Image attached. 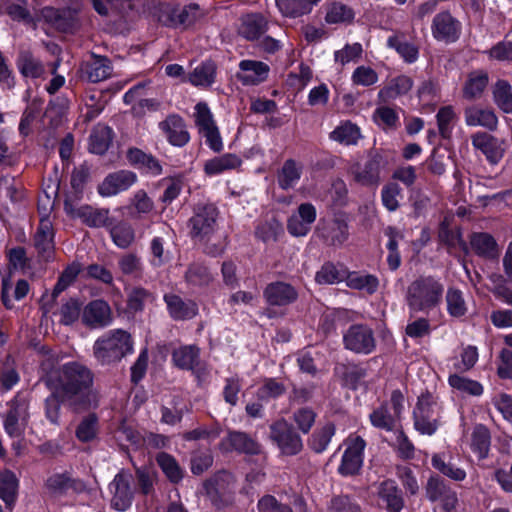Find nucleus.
Here are the masks:
<instances>
[{"label": "nucleus", "mask_w": 512, "mask_h": 512, "mask_svg": "<svg viewBox=\"0 0 512 512\" xmlns=\"http://www.w3.org/2000/svg\"><path fill=\"white\" fill-rule=\"evenodd\" d=\"M471 448L480 459H484L488 455L490 448V433L486 427L482 425L475 427L472 433Z\"/></svg>", "instance_id": "052dcab7"}, {"label": "nucleus", "mask_w": 512, "mask_h": 512, "mask_svg": "<svg viewBox=\"0 0 512 512\" xmlns=\"http://www.w3.org/2000/svg\"><path fill=\"white\" fill-rule=\"evenodd\" d=\"M194 117L199 134L205 138L206 144L212 150L216 152L220 151L223 148L222 139L208 105L203 102L197 103Z\"/></svg>", "instance_id": "9d476101"}, {"label": "nucleus", "mask_w": 512, "mask_h": 512, "mask_svg": "<svg viewBox=\"0 0 512 512\" xmlns=\"http://www.w3.org/2000/svg\"><path fill=\"white\" fill-rule=\"evenodd\" d=\"M132 351L133 342L131 336L121 329L105 333L93 345L94 356L101 364L119 361Z\"/></svg>", "instance_id": "7ed1b4c3"}, {"label": "nucleus", "mask_w": 512, "mask_h": 512, "mask_svg": "<svg viewBox=\"0 0 512 512\" xmlns=\"http://www.w3.org/2000/svg\"><path fill=\"white\" fill-rule=\"evenodd\" d=\"M441 410L436 397L430 393L421 394L413 411L415 429L423 434L431 436L438 429V416Z\"/></svg>", "instance_id": "20e7f679"}, {"label": "nucleus", "mask_w": 512, "mask_h": 512, "mask_svg": "<svg viewBox=\"0 0 512 512\" xmlns=\"http://www.w3.org/2000/svg\"><path fill=\"white\" fill-rule=\"evenodd\" d=\"M135 476L138 490L141 494L147 496L154 493V484L157 479V474L153 468L148 466L136 467Z\"/></svg>", "instance_id": "bf43d9fd"}, {"label": "nucleus", "mask_w": 512, "mask_h": 512, "mask_svg": "<svg viewBox=\"0 0 512 512\" xmlns=\"http://www.w3.org/2000/svg\"><path fill=\"white\" fill-rule=\"evenodd\" d=\"M29 397L17 393L9 402V410L4 419V429L10 437H20L29 420Z\"/></svg>", "instance_id": "0eeeda50"}, {"label": "nucleus", "mask_w": 512, "mask_h": 512, "mask_svg": "<svg viewBox=\"0 0 512 512\" xmlns=\"http://www.w3.org/2000/svg\"><path fill=\"white\" fill-rule=\"evenodd\" d=\"M157 464L166 477L173 483H178L183 478V470L176 459L168 453L161 452L156 457Z\"/></svg>", "instance_id": "8fccbe9b"}, {"label": "nucleus", "mask_w": 512, "mask_h": 512, "mask_svg": "<svg viewBox=\"0 0 512 512\" xmlns=\"http://www.w3.org/2000/svg\"><path fill=\"white\" fill-rule=\"evenodd\" d=\"M264 297L270 305L285 306L294 302L297 297L295 288L285 282H273L264 290Z\"/></svg>", "instance_id": "a878e982"}, {"label": "nucleus", "mask_w": 512, "mask_h": 512, "mask_svg": "<svg viewBox=\"0 0 512 512\" xmlns=\"http://www.w3.org/2000/svg\"><path fill=\"white\" fill-rule=\"evenodd\" d=\"M111 506L117 511L128 510L134 499L132 475L127 470H120L109 484Z\"/></svg>", "instance_id": "9b49d317"}, {"label": "nucleus", "mask_w": 512, "mask_h": 512, "mask_svg": "<svg viewBox=\"0 0 512 512\" xmlns=\"http://www.w3.org/2000/svg\"><path fill=\"white\" fill-rule=\"evenodd\" d=\"M413 86V82L410 77L401 75L392 79L389 84L381 89L378 93V97L387 101L395 99L398 96L407 94Z\"/></svg>", "instance_id": "a18cd8bd"}, {"label": "nucleus", "mask_w": 512, "mask_h": 512, "mask_svg": "<svg viewBox=\"0 0 512 512\" xmlns=\"http://www.w3.org/2000/svg\"><path fill=\"white\" fill-rule=\"evenodd\" d=\"M136 174L120 170L109 174L98 187V192L103 197H111L127 190L136 182Z\"/></svg>", "instance_id": "6ab92c4d"}, {"label": "nucleus", "mask_w": 512, "mask_h": 512, "mask_svg": "<svg viewBox=\"0 0 512 512\" xmlns=\"http://www.w3.org/2000/svg\"><path fill=\"white\" fill-rule=\"evenodd\" d=\"M346 444L347 448L338 467V472L344 476L354 475L360 471L366 446L364 439L360 436H350Z\"/></svg>", "instance_id": "4468645a"}, {"label": "nucleus", "mask_w": 512, "mask_h": 512, "mask_svg": "<svg viewBox=\"0 0 512 512\" xmlns=\"http://www.w3.org/2000/svg\"><path fill=\"white\" fill-rule=\"evenodd\" d=\"M268 22L261 14H248L242 17L239 33L247 40H256L267 31Z\"/></svg>", "instance_id": "473e14b6"}, {"label": "nucleus", "mask_w": 512, "mask_h": 512, "mask_svg": "<svg viewBox=\"0 0 512 512\" xmlns=\"http://www.w3.org/2000/svg\"><path fill=\"white\" fill-rule=\"evenodd\" d=\"M439 134L443 139H449L452 135L456 114L452 106H445L439 109L436 114Z\"/></svg>", "instance_id": "e2e57ef3"}, {"label": "nucleus", "mask_w": 512, "mask_h": 512, "mask_svg": "<svg viewBox=\"0 0 512 512\" xmlns=\"http://www.w3.org/2000/svg\"><path fill=\"white\" fill-rule=\"evenodd\" d=\"M387 46L395 49L407 63H414L419 57L418 47L408 41L403 33H395L387 39Z\"/></svg>", "instance_id": "72a5a7b5"}, {"label": "nucleus", "mask_w": 512, "mask_h": 512, "mask_svg": "<svg viewBox=\"0 0 512 512\" xmlns=\"http://www.w3.org/2000/svg\"><path fill=\"white\" fill-rule=\"evenodd\" d=\"M346 284L351 289L373 294L379 287V280L376 276L371 274L352 272L346 276Z\"/></svg>", "instance_id": "de8ad7c7"}, {"label": "nucleus", "mask_w": 512, "mask_h": 512, "mask_svg": "<svg viewBox=\"0 0 512 512\" xmlns=\"http://www.w3.org/2000/svg\"><path fill=\"white\" fill-rule=\"evenodd\" d=\"M464 120L467 126L483 127L494 131L498 125V118L491 108H483L478 105H472L464 110Z\"/></svg>", "instance_id": "393cba45"}, {"label": "nucleus", "mask_w": 512, "mask_h": 512, "mask_svg": "<svg viewBox=\"0 0 512 512\" xmlns=\"http://www.w3.org/2000/svg\"><path fill=\"white\" fill-rule=\"evenodd\" d=\"M84 77L92 82L97 83L109 78L112 74V66L106 57L95 56L92 61L82 66Z\"/></svg>", "instance_id": "2f4dec72"}, {"label": "nucleus", "mask_w": 512, "mask_h": 512, "mask_svg": "<svg viewBox=\"0 0 512 512\" xmlns=\"http://www.w3.org/2000/svg\"><path fill=\"white\" fill-rule=\"evenodd\" d=\"M472 145L480 150L492 164H497L503 157L504 149L498 140L484 132L472 136Z\"/></svg>", "instance_id": "bb28decb"}, {"label": "nucleus", "mask_w": 512, "mask_h": 512, "mask_svg": "<svg viewBox=\"0 0 512 512\" xmlns=\"http://www.w3.org/2000/svg\"><path fill=\"white\" fill-rule=\"evenodd\" d=\"M45 490L53 496H61L69 490L81 493L85 490L83 481L72 478L68 473H54L50 475L44 484Z\"/></svg>", "instance_id": "412c9836"}, {"label": "nucleus", "mask_w": 512, "mask_h": 512, "mask_svg": "<svg viewBox=\"0 0 512 512\" xmlns=\"http://www.w3.org/2000/svg\"><path fill=\"white\" fill-rule=\"evenodd\" d=\"M385 166L386 162L379 153L370 152L366 158L351 165L349 172L357 184L376 187L381 182V173Z\"/></svg>", "instance_id": "39448f33"}, {"label": "nucleus", "mask_w": 512, "mask_h": 512, "mask_svg": "<svg viewBox=\"0 0 512 512\" xmlns=\"http://www.w3.org/2000/svg\"><path fill=\"white\" fill-rule=\"evenodd\" d=\"M369 419L373 427L388 432L395 430L400 420L393 412H390L387 403L374 409L369 415Z\"/></svg>", "instance_id": "ea45409f"}, {"label": "nucleus", "mask_w": 512, "mask_h": 512, "mask_svg": "<svg viewBox=\"0 0 512 512\" xmlns=\"http://www.w3.org/2000/svg\"><path fill=\"white\" fill-rule=\"evenodd\" d=\"M344 347L357 354H370L376 347L373 330L367 325H351L343 335Z\"/></svg>", "instance_id": "f8f14e48"}, {"label": "nucleus", "mask_w": 512, "mask_h": 512, "mask_svg": "<svg viewBox=\"0 0 512 512\" xmlns=\"http://www.w3.org/2000/svg\"><path fill=\"white\" fill-rule=\"evenodd\" d=\"M242 389V379L239 375L234 374L230 377L225 378L223 386V399L230 406L234 407L238 403V394Z\"/></svg>", "instance_id": "338daca9"}, {"label": "nucleus", "mask_w": 512, "mask_h": 512, "mask_svg": "<svg viewBox=\"0 0 512 512\" xmlns=\"http://www.w3.org/2000/svg\"><path fill=\"white\" fill-rule=\"evenodd\" d=\"M444 285L433 276H420L412 281L406 291L405 300L410 312L428 313L441 302Z\"/></svg>", "instance_id": "f03ea898"}, {"label": "nucleus", "mask_w": 512, "mask_h": 512, "mask_svg": "<svg viewBox=\"0 0 512 512\" xmlns=\"http://www.w3.org/2000/svg\"><path fill=\"white\" fill-rule=\"evenodd\" d=\"M276 4L284 16L298 17L309 13L314 2L312 0H276Z\"/></svg>", "instance_id": "864d4df0"}, {"label": "nucleus", "mask_w": 512, "mask_h": 512, "mask_svg": "<svg viewBox=\"0 0 512 512\" xmlns=\"http://www.w3.org/2000/svg\"><path fill=\"white\" fill-rule=\"evenodd\" d=\"M120 272L134 279H140L143 276V263L141 258L135 253H125L118 260Z\"/></svg>", "instance_id": "09e8293b"}, {"label": "nucleus", "mask_w": 512, "mask_h": 512, "mask_svg": "<svg viewBox=\"0 0 512 512\" xmlns=\"http://www.w3.org/2000/svg\"><path fill=\"white\" fill-rule=\"evenodd\" d=\"M447 311L452 317H462L467 312L463 293L459 289L449 288L446 293Z\"/></svg>", "instance_id": "0e129e2a"}, {"label": "nucleus", "mask_w": 512, "mask_h": 512, "mask_svg": "<svg viewBox=\"0 0 512 512\" xmlns=\"http://www.w3.org/2000/svg\"><path fill=\"white\" fill-rule=\"evenodd\" d=\"M270 439L284 455L293 456L303 449L300 435L285 419H279L270 425Z\"/></svg>", "instance_id": "6e6552de"}, {"label": "nucleus", "mask_w": 512, "mask_h": 512, "mask_svg": "<svg viewBox=\"0 0 512 512\" xmlns=\"http://www.w3.org/2000/svg\"><path fill=\"white\" fill-rule=\"evenodd\" d=\"M51 394L45 399V415L52 424H59L61 405L69 406V399L58 393L57 390H50Z\"/></svg>", "instance_id": "4d7b16f0"}, {"label": "nucleus", "mask_w": 512, "mask_h": 512, "mask_svg": "<svg viewBox=\"0 0 512 512\" xmlns=\"http://www.w3.org/2000/svg\"><path fill=\"white\" fill-rule=\"evenodd\" d=\"M113 139V131L109 126L98 124L96 125L89 138L90 152L98 155L104 154Z\"/></svg>", "instance_id": "f704fd0d"}, {"label": "nucleus", "mask_w": 512, "mask_h": 512, "mask_svg": "<svg viewBox=\"0 0 512 512\" xmlns=\"http://www.w3.org/2000/svg\"><path fill=\"white\" fill-rule=\"evenodd\" d=\"M111 308L104 300H94L88 303L82 313L83 323L93 329L103 328L112 322Z\"/></svg>", "instance_id": "a211bd4d"}, {"label": "nucleus", "mask_w": 512, "mask_h": 512, "mask_svg": "<svg viewBox=\"0 0 512 512\" xmlns=\"http://www.w3.org/2000/svg\"><path fill=\"white\" fill-rule=\"evenodd\" d=\"M80 272V266L78 264L69 265L60 275L53 292L50 296V299H46L45 296L42 298V310L44 314H47L51 311L53 302L58 297L60 293H62L67 287H69L77 275Z\"/></svg>", "instance_id": "c85d7f7f"}, {"label": "nucleus", "mask_w": 512, "mask_h": 512, "mask_svg": "<svg viewBox=\"0 0 512 512\" xmlns=\"http://www.w3.org/2000/svg\"><path fill=\"white\" fill-rule=\"evenodd\" d=\"M316 208L311 203H302L288 219L287 230L295 237L307 235L316 220Z\"/></svg>", "instance_id": "dca6fc26"}, {"label": "nucleus", "mask_w": 512, "mask_h": 512, "mask_svg": "<svg viewBox=\"0 0 512 512\" xmlns=\"http://www.w3.org/2000/svg\"><path fill=\"white\" fill-rule=\"evenodd\" d=\"M159 128L173 146L182 147L189 142V133L183 118L179 115H169L164 121L159 123Z\"/></svg>", "instance_id": "aec40b11"}, {"label": "nucleus", "mask_w": 512, "mask_h": 512, "mask_svg": "<svg viewBox=\"0 0 512 512\" xmlns=\"http://www.w3.org/2000/svg\"><path fill=\"white\" fill-rule=\"evenodd\" d=\"M360 136L359 128L351 122L343 123L330 133L332 140L343 145H355Z\"/></svg>", "instance_id": "5fc2aeb1"}, {"label": "nucleus", "mask_w": 512, "mask_h": 512, "mask_svg": "<svg viewBox=\"0 0 512 512\" xmlns=\"http://www.w3.org/2000/svg\"><path fill=\"white\" fill-rule=\"evenodd\" d=\"M461 28L460 21L448 11L436 14L431 24L434 39L445 43L456 42L460 37Z\"/></svg>", "instance_id": "2eb2a0df"}, {"label": "nucleus", "mask_w": 512, "mask_h": 512, "mask_svg": "<svg viewBox=\"0 0 512 512\" xmlns=\"http://www.w3.org/2000/svg\"><path fill=\"white\" fill-rule=\"evenodd\" d=\"M204 15L197 4H189L181 8L165 6L160 11L159 21L165 26L186 29L199 22Z\"/></svg>", "instance_id": "1a4fd4ad"}, {"label": "nucleus", "mask_w": 512, "mask_h": 512, "mask_svg": "<svg viewBox=\"0 0 512 512\" xmlns=\"http://www.w3.org/2000/svg\"><path fill=\"white\" fill-rule=\"evenodd\" d=\"M353 19V10L341 3H333L325 17L326 22L329 24L350 23Z\"/></svg>", "instance_id": "69168bd1"}, {"label": "nucleus", "mask_w": 512, "mask_h": 512, "mask_svg": "<svg viewBox=\"0 0 512 512\" xmlns=\"http://www.w3.org/2000/svg\"><path fill=\"white\" fill-rule=\"evenodd\" d=\"M268 73L269 66L266 63L246 59L239 63L237 79L243 85H257L267 79Z\"/></svg>", "instance_id": "5701e85b"}, {"label": "nucleus", "mask_w": 512, "mask_h": 512, "mask_svg": "<svg viewBox=\"0 0 512 512\" xmlns=\"http://www.w3.org/2000/svg\"><path fill=\"white\" fill-rule=\"evenodd\" d=\"M75 216L79 217L89 227H103L108 224L109 210L83 206L76 210Z\"/></svg>", "instance_id": "49530a36"}, {"label": "nucleus", "mask_w": 512, "mask_h": 512, "mask_svg": "<svg viewBox=\"0 0 512 512\" xmlns=\"http://www.w3.org/2000/svg\"><path fill=\"white\" fill-rule=\"evenodd\" d=\"M335 434L333 423H327L322 428L316 430L310 439L309 446L316 453L325 451Z\"/></svg>", "instance_id": "13d9d810"}, {"label": "nucleus", "mask_w": 512, "mask_h": 512, "mask_svg": "<svg viewBox=\"0 0 512 512\" xmlns=\"http://www.w3.org/2000/svg\"><path fill=\"white\" fill-rule=\"evenodd\" d=\"M41 381L49 390L69 399V407L74 411L95 408L98 405V394L93 389V374L85 365L72 361L51 368L41 377Z\"/></svg>", "instance_id": "f257e3e1"}, {"label": "nucleus", "mask_w": 512, "mask_h": 512, "mask_svg": "<svg viewBox=\"0 0 512 512\" xmlns=\"http://www.w3.org/2000/svg\"><path fill=\"white\" fill-rule=\"evenodd\" d=\"M425 495L430 502H437L444 512H454L458 504L457 493L437 475L427 480Z\"/></svg>", "instance_id": "ddd939ff"}, {"label": "nucleus", "mask_w": 512, "mask_h": 512, "mask_svg": "<svg viewBox=\"0 0 512 512\" xmlns=\"http://www.w3.org/2000/svg\"><path fill=\"white\" fill-rule=\"evenodd\" d=\"M431 463L436 470L454 481H463L466 478L465 470L453 464L444 453L434 454Z\"/></svg>", "instance_id": "c03bdc74"}, {"label": "nucleus", "mask_w": 512, "mask_h": 512, "mask_svg": "<svg viewBox=\"0 0 512 512\" xmlns=\"http://www.w3.org/2000/svg\"><path fill=\"white\" fill-rule=\"evenodd\" d=\"M448 383L452 388L471 396H481L484 391L480 382L458 374L450 375Z\"/></svg>", "instance_id": "603ef678"}, {"label": "nucleus", "mask_w": 512, "mask_h": 512, "mask_svg": "<svg viewBox=\"0 0 512 512\" xmlns=\"http://www.w3.org/2000/svg\"><path fill=\"white\" fill-rule=\"evenodd\" d=\"M346 279V273L331 262L324 263L315 275V281L321 285H332Z\"/></svg>", "instance_id": "680f3d73"}, {"label": "nucleus", "mask_w": 512, "mask_h": 512, "mask_svg": "<svg viewBox=\"0 0 512 512\" xmlns=\"http://www.w3.org/2000/svg\"><path fill=\"white\" fill-rule=\"evenodd\" d=\"M218 210L213 204H199L189 219V234L198 241L208 240L217 228Z\"/></svg>", "instance_id": "423d86ee"}, {"label": "nucleus", "mask_w": 512, "mask_h": 512, "mask_svg": "<svg viewBox=\"0 0 512 512\" xmlns=\"http://www.w3.org/2000/svg\"><path fill=\"white\" fill-rule=\"evenodd\" d=\"M301 174L302 165L293 159H288L277 174L278 185L284 190L291 189L298 183Z\"/></svg>", "instance_id": "58836bf2"}, {"label": "nucleus", "mask_w": 512, "mask_h": 512, "mask_svg": "<svg viewBox=\"0 0 512 512\" xmlns=\"http://www.w3.org/2000/svg\"><path fill=\"white\" fill-rule=\"evenodd\" d=\"M172 361L178 368L195 372L200 364V350L195 345H184L172 353Z\"/></svg>", "instance_id": "7c9ffc66"}, {"label": "nucleus", "mask_w": 512, "mask_h": 512, "mask_svg": "<svg viewBox=\"0 0 512 512\" xmlns=\"http://www.w3.org/2000/svg\"><path fill=\"white\" fill-rule=\"evenodd\" d=\"M488 74L484 71L469 73L463 86V96L467 100H475L481 97L488 85Z\"/></svg>", "instance_id": "e433bc0d"}, {"label": "nucleus", "mask_w": 512, "mask_h": 512, "mask_svg": "<svg viewBox=\"0 0 512 512\" xmlns=\"http://www.w3.org/2000/svg\"><path fill=\"white\" fill-rule=\"evenodd\" d=\"M470 244L476 254L485 258L498 256V245L488 233H474L470 238Z\"/></svg>", "instance_id": "a19ab883"}, {"label": "nucleus", "mask_w": 512, "mask_h": 512, "mask_svg": "<svg viewBox=\"0 0 512 512\" xmlns=\"http://www.w3.org/2000/svg\"><path fill=\"white\" fill-rule=\"evenodd\" d=\"M221 447L225 451L235 450L246 454L260 452V445L248 434L240 431L229 432L228 436L222 440Z\"/></svg>", "instance_id": "cd10ccee"}, {"label": "nucleus", "mask_w": 512, "mask_h": 512, "mask_svg": "<svg viewBox=\"0 0 512 512\" xmlns=\"http://www.w3.org/2000/svg\"><path fill=\"white\" fill-rule=\"evenodd\" d=\"M493 99L505 113H512V87L506 80H498L493 87Z\"/></svg>", "instance_id": "3c124183"}, {"label": "nucleus", "mask_w": 512, "mask_h": 512, "mask_svg": "<svg viewBox=\"0 0 512 512\" xmlns=\"http://www.w3.org/2000/svg\"><path fill=\"white\" fill-rule=\"evenodd\" d=\"M377 496L380 505L388 512H401L404 507V498L396 482L388 479L377 486Z\"/></svg>", "instance_id": "4be33fe9"}, {"label": "nucleus", "mask_w": 512, "mask_h": 512, "mask_svg": "<svg viewBox=\"0 0 512 512\" xmlns=\"http://www.w3.org/2000/svg\"><path fill=\"white\" fill-rule=\"evenodd\" d=\"M240 165L241 159L235 154L228 153L206 161L204 171L207 175L213 176L235 169Z\"/></svg>", "instance_id": "37998d69"}, {"label": "nucleus", "mask_w": 512, "mask_h": 512, "mask_svg": "<svg viewBox=\"0 0 512 512\" xmlns=\"http://www.w3.org/2000/svg\"><path fill=\"white\" fill-rule=\"evenodd\" d=\"M16 67L24 78L38 79L45 75L43 62L27 48H20L16 59Z\"/></svg>", "instance_id": "b1692460"}, {"label": "nucleus", "mask_w": 512, "mask_h": 512, "mask_svg": "<svg viewBox=\"0 0 512 512\" xmlns=\"http://www.w3.org/2000/svg\"><path fill=\"white\" fill-rule=\"evenodd\" d=\"M18 488L19 480L14 472L4 470L0 473V498L10 509L17 499Z\"/></svg>", "instance_id": "4c0bfd02"}, {"label": "nucleus", "mask_w": 512, "mask_h": 512, "mask_svg": "<svg viewBox=\"0 0 512 512\" xmlns=\"http://www.w3.org/2000/svg\"><path fill=\"white\" fill-rule=\"evenodd\" d=\"M164 301L169 314L176 320L190 319L197 314V305L191 300L184 301L178 295L166 294Z\"/></svg>", "instance_id": "c756f323"}, {"label": "nucleus", "mask_w": 512, "mask_h": 512, "mask_svg": "<svg viewBox=\"0 0 512 512\" xmlns=\"http://www.w3.org/2000/svg\"><path fill=\"white\" fill-rule=\"evenodd\" d=\"M53 236L52 223L49 219L42 218L35 234V246L45 258H49L52 254Z\"/></svg>", "instance_id": "c9c22d12"}, {"label": "nucleus", "mask_w": 512, "mask_h": 512, "mask_svg": "<svg viewBox=\"0 0 512 512\" xmlns=\"http://www.w3.org/2000/svg\"><path fill=\"white\" fill-rule=\"evenodd\" d=\"M216 66L207 61L197 66L182 82H189L194 86H210L215 80Z\"/></svg>", "instance_id": "79ce46f5"}, {"label": "nucleus", "mask_w": 512, "mask_h": 512, "mask_svg": "<svg viewBox=\"0 0 512 512\" xmlns=\"http://www.w3.org/2000/svg\"><path fill=\"white\" fill-rule=\"evenodd\" d=\"M154 300L153 294L142 287L133 288L128 294V308L131 311L139 312L144 309L147 303H151Z\"/></svg>", "instance_id": "774afa93"}, {"label": "nucleus", "mask_w": 512, "mask_h": 512, "mask_svg": "<svg viewBox=\"0 0 512 512\" xmlns=\"http://www.w3.org/2000/svg\"><path fill=\"white\" fill-rule=\"evenodd\" d=\"M110 235L114 244L121 248H128L135 240V232L127 222H119L110 229Z\"/></svg>", "instance_id": "6e6d98bb"}, {"label": "nucleus", "mask_w": 512, "mask_h": 512, "mask_svg": "<svg viewBox=\"0 0 512 512\" xmlns=\"http://www.w3.org/2000/svg\"><path fill=\"white\" fill-rule=\"evenodd\" d=\"M318 233L327 245L340 247L349 237L348 222L342 216L335 217L333 220L323 223L318 228Z\"/></svg>", "instance_id": "f3484780"}]
</instances>
